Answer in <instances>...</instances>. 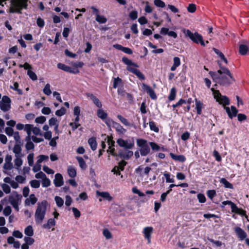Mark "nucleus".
<instances>
[{
  "instance_id": "nucleus-33",
  "label": "nucleus",
  "mask_w": 249,
  "mask_h": 249,
  "mask_svg": "<svg viewBox=\"0 0 249 249\" xmlns=\"http://www.w3.org/2000/svg\"><path fill=\"white\" fill-rule=\"evenodd\" d=\"M248 47L244 44H241L239 46V52L242 55H246L248 51Z\"/></svg>"
},
{
  "instance_id": "nucleus-27",
  "label": "nucleus",
  "mask_w": 249,
  "mask_h": 249,
  "mask_svg": "<svg viewBox=\"0 0 249 249\" xmlns=\"http://www.w3.org/2000/svg\"><path fill=\"white\" fill-rule=\"evenodd\" d=\"M88 143L92 150H95L97 148V142L95 138H90L88 140Z\"/></svg>"
},
{
  "instance_id": "nucleus-4",
  "label": "nucleus",
  "mask_w": 249,
  "mask_h": 249,
  "mask_svg": "<svg viewBox=\"0 0 249 249\" xmlns=\"http://www.w3.org/2000/svg\"><path fill=\"white\" fill-rule=\"evenodd\" d=\"M183 33L195 43L197 44L200 43L201 46H205V44L203 40L202 36L198 33L196 32L193 34L189 30H184Z\"/></svg>"
},
{
  "instance_id": "nucleus-26",
  "label": "nucleus",
  "mask_w": 249,
  "mask_h": 249,
  "mask_svg": "<svg viewBox=\"0 0 249 249\" xmlns=\"http://www.w3.org/2000/svg\"><path fill=\"white\" fill-rule=\"evenodd\" d=\"M150 151V149L148 146V145H147L144 147H142L140 148V152L141 153V155L142 156H145L147 155H148Z\"/></svg>"
},
{
  "instance_id": "nucleus-12",
  "label": "nucleus",
  "mask_w": 249,
  "mask_h": 249,
  "mask_svg": "<svg viewBox=\"0 0 249 249\" xmlns=\"http://www.w3.org/2000/svg\"><path fill=\"white\" fill-rule=\"evenodd\" d=\"M21 198V195L18 194L16 192H13L9 197V201L11 205L18 203Z\"/></svg>"
},
{
  "instance_id": "nucleus-1",
  "label": "nucleus",
  "mask_w": 249,
  "mask_h": 249,
  "mask_svg": "<svg viewBox=\"0 0 249 249\" xmlns=\"http://www.w3.org/2000/svg\"><path fill=\"white\" fill-rule=\"evenodd\" d=\"M209 74L213 82L223 86H228L235 81L229 70L225 67H220L216 72L210 71Z\"/></svg>"
},
{
  "instance_id": "nucleus-41",
  "label": "nucleus",
  "mask_w": 249,
  "mask_h": 249,
  "mask_svg": "<svg viewBox=\"0 0 249 249\" xmlns=\"http://www.w3.org/2000/svg\"><path fill=\"white\" fill-rule=\"evenodd\" d=\"M95 19L100 24L105 23L107 21V18L104 16L100 15L96 17Z\"/></svg>"
},
{
  "instance_id": "nucleus-15",
  "label": "nucleus",
  "mask_w": 249,
  "mask_h": 249,
  "mask_svg": "<svg viewBox=\"0 0 249 249\" xmlns=\"http://www.w3.org/2000/svg\"><path fill=\"white\" fill-rule=\"evenodd\" d=\"M133 155V152L132 151L126 150L121 151L119 152L118 156L122 159L127 160L129 159Z\"/></svg>"
},
{
  "instance_id": "nucleus-54",
  "label": "nucleus",
  "mask_w": 249,
  "mask_h": 249,
  "mask_svg": "<svg viewBox=\"0 0 249 249\" xmlns=\"http://www.w3.org/2000/svg\"><path fill=\"white\" fill-rule=\"evenodd\" d=\"M122 82V79L119 77L114 78L113 80V87L116 89L118 86Z\"/></svg>"
},
{
  "instance_id": "nucleus-53",
  "label": "nucleus",
  "mask_w": 249,
  "mask_h": 249,
  "mask_svg": "<svg viewBox=\"0 0 249 249\" xmlns=\"http://www.w3.org/2000/svg\"><path fill=\"white\" fill-rule=\"evenodd\" d=\"M66 113V109L62 107L60 109L55 111V115L57 116H62Z\"/></svg>"
},
{
  "instance_id": "nucleus-3",
  "label": "nucleus",
  "mask_w": 249,
  "mask_h": 249,
  "mask_svg": "<svg viewBox=\"0 0 249 249\" xmlns=\"http://www.w3.org/2000/svg\"><path fill=\"white\" fill-rule=\"evenodd\" d=\"M28 0H11L9 12L10 13L21 14L23 9H26L28 7Z\"/></svg>"
},
{
  "instance_id": "nucleus-11",
  "label": "nucleus",
  "mask_w": 249,
  "mask_h": 249,
  "mask_svg": "<svg viewBox=\"0 0 249 249\" xmlns=\"http://www.w3.org/2000/svg\"><path fill=\"white\" fill-rule=\"evenodd\" d=\"M57 67L58 69L60 70H62L71 73L76 74L79 72V70L77 69H72L71 67L61 63H58L57 65Z\"/></svg>"
},
{
  "instance_id": "nucleus-43",
  "label": "nucleus",
  "mask_w": 249,
  "mask_h": 249,
  "mask_svg": "<svg viewBox=\"0 0 249 249\" xmlns=\"http://www.w3.org/2000/svg\"><path fill=\"white\" fill-rule=\"evenodd\" d=\"M137 144L141 148L148 145L147 141L142 139H138L137 140Z\"/></svg>"
},
{
  "instance_id": "nucleus-44",
  "label": "nucleus",
  "mask_w": 249,
  "mask_h": 249,
  "mask_svg": "<svg viewBox=\"0 0 249 249\" xmlns=\"http://www.w3.org/2000/svg\"><path fill=\"white\" fill-rule=\"evenodd\" d=\"M176 96V90L175 88H173L171 89L170 94L168 97V99L170 101H173L175 99Z\"/></svg>"
},
{
  "instance_id": "nucleus-20",
  "label": "nucleus",
  "mask_w": 249,
  "mask_h": 249,
  "mask_svg": "<svg viewBox=\"0 0 249 249\" xmlns=\"http://www.w3.org/2000/svg\"><path fill=\"white\" fill-rule=\"evenodd\" d=\"M170 156L175 161H178L179 162H183L186 160V158L184 156L182 155H175L172 153H170Z\"/></svg>"
},
{
  "instance_id": "nucleus-36",
  "label": "nucleus",
  "mask_w": 249,
  "mask_h": 249,
  "mask_svg": "<svg viewBox=\"0 0 249 249\" xmlns=\"http://www.w3.org/2000/svg\"><path fill=\"white\" fill-rule=\"evenodd\" d=\"M122 61L127 66H133L134 67H138V65L135 63H133L131 60L129 59L127 57H124L122 58Z\"/></svg>"
},
{
  "instance_id": "nucleus-47",
  "label": "nucleus",
  "mask_w": 249,
  "mask_h": 249,
  "mask_svg": "<svg viewBox=\"0 0 249 249\" xmlns=\"http://www.w3.org/2000/svg\"><path fill=\"white\" fill-rule=\"evenodd\" d=\"M51 184V181L50 180L47 178L46 177L43 178L42 180V186L43 187H47L49 186Z\"/></svg>"
},
{
  "instance_id": "nucleus-28",
  "label": "nucleus",
  "mask_w": 249,
  "mask_h": 249,
  "mask_svg": "<svg viewBox=\"0 0 249 249\" xmlns=\"http://www.w3.org/2000/svg\"><path fill=\"white\" fill-rule=\"evenodd\" d=\"M97 115L99 118L104 120L107 119V114L103 109H99L97 111Z\"/></svg>"
},
{
  "instance_id": "nucleus-2",
  "label": "nucleus",
  "mask_w": 249,
  "mask_h": 249,
  "mask_svg": "<svg viewBox=\"0 0 249 249\" xmlns=\"http://www.w3.org/2000/svg\"><path fill=\"white\" fill-rule=\"evenodd\" d=\"M47 202L45 200L38 202L35 213V220L36 224H40L43 221L46 213Z\"/></svg>"
},
{
  "instance_id": "nucleus-30",
  "label": "nucleus",
  "mask_w": 249,
  "mask_h": 249,
  "mask_svg": "<svg viewBox=\"0 0 249 249\" xmlns=\"http://www.w3.org/2000/svg\"><path fill=\"white\" fill-rule=\"evenodd\" d=\"M76 158L78 162L80 167L83 170L86 169L87 165L84 159L81 157H77Z\"/></svg>"
},
{
  "instance_id": "nucleus-40",
  "label": "nucleus",
  "mask_w": 249,
  "mask_h": 249,
  "mask_svg": "<svg viewBox=\"0 0 249 249\" xmlns=\"http://www.w3.org/2000/svg\"><path fill=\"white\" fill-rule=\"evenodd\" d=\"M149 127L151 130L155 132H158L159 131V128L157 126L155 123L154 121L149 122Z\"/></svg>"
},
{
  "instance_id": "nucleus-21",
  "label": "nucleus",
  "mask_w": 249,
  "mask_h": 249,
  "mask_svg": "<svg viewBox=\"0 0 249 249\" xmlns=\"http://www.w3.org/2000/svg\"><path fill=\"white\" fill-rule=\"evenodd\" d=\"M21 150V147L19 144H15L13 149V152L15 154V157H22Z\"/></svg>"
},
{
  "instance_id": "nucleus-62",
  "label": "nucleus",
  "mask_w": 249,
  "mask_h": 249,
  "mask_svg": "<svg viewBox=\"0 0 249 249\" xmlns=\"http://www.w3.org/2000/svg\"><path fill=\"white\" fill-rule=\"evenodd\" d=\"M155 5L159 7H164L165 6V3L161 0H154Z\"/></svg>"
},
{
  "instance_id": "nucleus-49",
  "label": "nucleus",
  "mask_w": 249,
  "mask_h": 249,
  "mask_svg": "<svg viewBox=\"0 0 249 249\" xmlns=\"http://www.w3.org/2000/svg\"><path fill=\"white\" fill-rule=\"evenodd\" d=\"M1 188L3 192L6 194L10 193L11 189L10 186L7 184L4 183L1 185Z\"/></svg>"
},
{
  "instance_id": "nucleus-59",
  "label": "nucleus",
  "mask_w": 249,
  "mask_h": 249,
  "mask_svg": "<svg viewBox=\"0 0 249 249\" xmlns=\"http://www.w3.org/2000/svg\"><path fill=\"white\" fill-rule=\"evenodd\" d=\"M5 132L8 136H12L14 133L13 129L10 127H6Z\"/></svg>"
},
{
  "instance_id": "nucleus-6",
  "label": "nucleus",
  "mask_w": 249,
  "mask_h": 249,
  "mask_svg": "<svg viewBox=\"0 0 249 249\" xmlns=\"http://www.w3.org/2000/svg\"><path fill=\"white\" fill-rule=\"evenodd\" d=\"M24 130L26 132L28 139H31V132H32L35 135L42 136L40 129L34 126L33 124H26L25 125Z\"/></svg>"
},
{
  "instance_id": "nucleus-55",
  "label": "nucleus",
  "mask_w": 249,
  "mask_h": 249,
  "mask_svg": "<svg viewBox=\"0 0 249 249\" xmlns=\"http://www.w3.org/2000/svg\"><path fill=\"white\" fill-rule=\"evenodd\" d=\"M3 167L5 170H11L13 168V164L12 162H5Z\"/></svg>"
},
{
  "instance_id": "nucleus-17",
  "label": "nucleus",
  "mask_w": 249,
  "mask_h": 249,
  "mask_svg": "<svg viewBox=\"0 0 249 249\" xmlns=\"http://www.w3.org/2000/svg\"><path fill=\"white\" fill-rule=\"evenodd\" d=\"M225 109L231 119L236 116L238 112L237 109L234 106H231V109L229 107H225Z\"/></svg>"
},
{
  "instance_id": "nucleus-29",
  "label": "nucleus",
  "mask_w": 249,
  "mask_h": 249,
  "mask_svg": "<svg viewBox=\"0 0 249 249\" xmlns=\"http://www.w3.org/2000/svg\"><path fill=\"white\" fill-rule=\"evenodd\" d=\"M69 176L71 178H74L76 175V171L74 167L69 166L67 169Z\"/></svg>"
},
{
  "instance_id": "nucleus-48",
  "label": "nucleus",
  "mask_w": 249,
  "mask_h": 249,
  "mask_svg": "<svg viewBox=\"0 0 249 249\" xmlns=\"http://www.w3.org/2000/svg\"><path fill=\"white\" fill-rule=\"evenodd\" d=\"M30 183L31 187L34 188H38L40 186V182L37 180H32Z\"/></svg>"
},
{
  "instance_id": "nucleus-39",
  "label": "nucleus",
  "mask_w": 249,
  "mask_h": 249,
  "mask_svg": "<svg viewBox=\"0 0 249 249\" xmlns=\"http://www.w3.org/2000/svg\"><path fill=\"white\" fill-rule=\"evenodd\" d=\"M51 86L49 84H47L45 85L44 89H43V93L49 96L52 93V91L50 89Z\"/></svg>"
},
{
  "instance_id": "nucleus-14",
  "label": "nucleus",
  "mask_w": 249,
  "mask_h": 249,
  "mask_svg": "<svg viewBox=\"0 0 249 249\" xmlns=\"http://www.w3.org/2000/svg\"><path fill=\"white\" fill-rule=\"evenodd\" d=\"M63 178L61 174L57 173L55 175L53 183L56 187H60L63 184Z\"/></svg>"
},
{
  "instance_id": "nucleus-32",
  "label": "nucleus",
  "mask_w": 249,
  "mask_h": 249,
  "mask_svg": "<svg viewBox=\"0 0 249 249\" xmlns=\"http://www.w3.org/2000/svg\"><path fill=\"white\" fill-rule=\"evenodd\" d=\"M213 51L214 52V53L219 56V57L223 60V61L226 63H228V61L227 59L225 58L224 55L222 53H221L219 50L213 48Z\"/></svg>"
},
{
  "instance_id": "nucleus-38",
  "label": "nucleus",
  "mask_w": 249,
  "mask_h": 249,
  "mask_svg": "<svg viewBox=\"0 0 249 249\" xmlns=\"http://www.w3.org/2000/svg\"><path fill=\"white\" fill-rule=\"evenodd\" d=\"M117 117L120 121L124 125L128 126V125H130V123L128 121V120L123 117L122 115H118Z\"/></svg>"
},
{
  "instance_id": "nucleus-61",
  "label": "nucleus",
  "mask_w": 249,
  "mask_h": 249,
  "mask_svg": "<svg viewBox=\"0 0 249 249\" xmlns=\"http://www.w3.org/2000/svg\"><path fill=\"white\" fill-rule=\"evenodd\" d=\"M187 10L189 12L193 13H194L196 10V6L194 4H190L188 7Z\"/></svg>"
},
{
  "instance_id": "nucleus-8",
  "label": "nucleus",
  "mask_w": 249,
  "mask_h": 249,
  "mask_svg": "<svg viewBox=\"0 0 249 249\" xmlns=\"http://www.w3.org/2000/svg\"><path fill=\"white\" fill-rule=\"evenodd\" d=\"M11 100L7 96H3L0 101V108L4 112L9 110L11 107Z\"/></svg>"
},
{
  "instance_id": "nucleus-60",
  "label": "nucleus",
  "mask_w": 249,
  "mask_h": 249,
  "mask_svg": "<svg viewBox=\"0 0 249 249\" xmlns=\"http://www.w3.org/2000/svg\"><path fill=\"white\" fill-rule=\"evenodd\" d=\"M30 237L31 236L25 237L24 238V241H25V243L27 244L28 245H31L34 242V239L32 238H31Z\"/></svg>"
},
{
  "instance_id": "nucleus-37",
  "label": "nucleus",
  "mask_w": 249,
  "mask_h": 249,
  "mask_svg": "<svg viewBox=\"0 0 249 249\" xmlns=\"http://www.w3.org/2000/svg\"><path fill=\"white\" fill-rule=\"evenodd\" d=\"M24 233L28 236H32L34 234V231L31 226H27L24 230Z\"/></svg>"
},
{
  "instance_id": "nucleus-46",
  "label": "nucleus",
  "mask_w": 249,
  "mask_h": 249,
  "mask_svg": "<svg viewBox=\"0 0 249 249\" xmlns=\"http://www.w3.org/2000/svg\"><path fill=\"white\" fill-rule=\"evenodd\" d=\"M34 153H30L27 156V160L29 165L32 166L34 163Z\"/></svg>"
},
{
  "instance_id": "nucleus-22",
  "label": "nucleus",
  "mask_w": 249,
  "mask_h": 249,
  "mask_svg": "<svg viewBox=\"0 0 249 249\" xmlns=\"http://www.w3.org/2000/svg\"><path fill=\"white\" fill-rule=\"evenodd\" d=\"M56 222L53 218H50L48 220L47 222L42 225V227L46 229H50L52 227L55 225Z\"/></svg>"
},
{
  "instance_id": "nucleus-57",
  "label": "nucleus",
  "mask_w": 249,
  "mask_h": 249,
  "mask_svg": "<svg viewBox=\"0 0 249 249\" xmlns=\"http://www.w3.org/2000/svg\"><path fill=\"white\" fill-rule=\"evenodd\" d=\"M149 144L153 150L159 151L160 150V147L155 142H150Z\"/></svg>"
},
{
  "instance_id": "nucleus-64",
  "label": "nucleus",
  "mask_w": 249,
  "mask_h": 249,
  "mask_svg": "<svg viewBox=\"0 0 249 249\" xmlns=\"http://www.w3.org/2000/svg\"><path fill=\"white\" fill-rule=\"evenodd\" d=\"M46 121V118L44 116H41L37 117L36 120L35 122L36 123L38 124H43Z\"/></svg>"
},
{
  "instance_id": "nucleus-34",
  "label": "nucleus",
  "mask_w": 249,
  "mask_h": 249,
  "mask_svg": "<svg viewBox=\"0 0 249 249\" xmlns=\"http://www.w3.org/2000/svg\"><path fill=\"white\" fill-rule=\"evenodd\" d=\"M220 183L224 185V187L227 188L232 189L233 186L230 183L229 181H228L226 178H221L220 180Z\"/></svg>"
},
{
  "instance_id": "nucleus-42",
  "label": "nucleus",
  "mask_w": 249,
  "mask_h": 249,
  "mask_svg": "<svg viewBox=\"0 0 249 249\" xmlns=\"http://www.w3.org/2000/svg\"><path fill=\"white\" fill-rule=\"evenodd\" d=\"M54 200L58 207H61L64 204L63 199L60 196H56Z\"/></svg>"
},
{
  "instance_id": "nucleus-63",
  "label": "nucleus",
  "mask_w": 249,
  "mask_h": 249,
  "mask_svg": "<svg viewBox=\"0 0 249 249\" xmlns=\"http://www.w3.org/2000/svg\"><path fill=\"white\" fill-rule=\"evenodd\" d=\"M197 199L200 203H205L206 202V197L205 196L201 193H199L197 196Z\"/></svg>"
},
{
  "instance_id": "nucleus-45",
  "label": "nucleus",
  "mask_w": 249,
  "mask_h": 249,
  "mask_svg": "<svg viewBox=\"0 0 249 249\" xmlns=\"http://www.w3.org/2000/svg\"><path fill=\"white\" fill-rule=\"evenodd\" d=\"M164 177L166 178V182L167 183H173L175 181V180L173 178H171V175L169 173H164L163 174Z\"/></svg>"
},
{
  "instance_id": "nucleus-51",
  "label": "nucleus",
  "mask_w": 249,
  "mask_h": 249,
  "mask_svg": "<svg viewBox=\"0 0 249 249\" xmlns=\"http://www.w3.org/2000/svg\"><path fill=\"white\" fill-rule=\"evenodd\" d=\"M129 17L132 19V20H135L138 18V12L137 11L134 10L130 12L129 14Z\"/></svg>"
},
{
  "instance_id": "nucleus-31",
  "label": "nucleus",
  "mask_w": 249,
  "mask_h": 249,
  "mask_svg": "<svg viewBox=\"0 0 249 249\" xmlns=\"http://www.w3.org/2000/svg\"><path fill=\"white\" fill-rule=\"evenodd\" d=\"M31 139H28V136L26 137V138L25 139V141L27 142L25 144V147H26V149L28 150H32L34 148V144L33 143V142H32L31 141Z\"/></svg>"
},
{
  "instance_id": "nucleus-58",
  "label": "nucleus",
  "mask_w": 249,
  "mask_h": 249,
  "mask_svg": "<svg viewBox=\"0 0 249 249\" xmlns=\"http://www.w3.org/2000/svg\"><path fill=\"white\" fill-rule=\"evenodd\" d=\"M127 162L124 160H122L118 163V165L117 166L118 169L121 171L124 170V166L126 165Z\"/></svg>"
},
{
  "instance_id": "nucleus-56",
  "label": "nucleus",
  "mask_w": 249,
  "mask_h": 249,
  "mask_svg": "<svg viewBox=\"0 0 249 249\" xmlns=\"http://www.w3.org/2000/svg\"><path fill=\"white\" fill-rule=\"evenodd\" d=\"M27 74L30 77V78L33 80L35 81L37 79V76L36 74L31 70H28L27 72Z\"/></svg>"
},
{
  "instance_id": "nucleus-19",
  "label": "nucleus",
  "mask_w": 249,
  "mask_h": 249,
  "mask_svg": "<svg viewBox=\"0 0 249 249\" xmlns=\"http://www.w3.org/2000/svg\"><path fill=\"white\" fill-rule=\"evenodd\" d=\"M96 195L97 196H100L108 201H110L112 199V197L110 196L109 193L107 192H100L97 191Z\"/></svg>"
},
{
  "instance_id": "nucleus-24",
  "label": "nucleus",
  "mask_w": 249,
  "mask_h": 249,
  "mask_svg": "<svg viewBox=\"0 0 249 249\" xmlns=\"http://www.w3.org/2000/svg\"><path fill=\"white\" fill-rule=\"evenodd\" d=\"M233 207L234 208L231 209V212L232 213H237L241 216L246 215V212L241 209L238 208L235 204H234Z\"/></svg>"
},
{
  "instance_id": "nucleus-35",
  "label": "nucleus",
  "mask_w": 249,
  "mask_h": 249,
  "mask_svg": "<svg viewBox=\"0 0 249 249\" xmlns=\"http://www.w3.org/2000/svg\"><path fill=\"white\" fill-rule=\"evenodd\" d=\"M202 108V103L196 99V109L197 113L198 115L201 114V110Z\"/></svg>"
},
{
  "instance_id": "nucleus-25",
  "label": "nucleus",
  "mask_w": 249,
  "mask_h": 249,
  "mask_svg": "<svg viewBox=\"0 0 249 249\" xmlns=\"http://www.w3.org/2000/svg\"><path fill=\"white\" fill-rule=\"evenodd\" d=\"M16 158L14 160L15 166L17 170H19L20 166L22 165L23 161L21 158L22 157H15Z\"/></svg>"
},
{
  "instance_id": "nucleus-52",
  "label": "nucleus",
  "mask_w": 249,
  "mask_h": 249,
  "mask_svg": "<svg viewBox=\"0 0 249 249\" xmlns=\"http://www.w3.org/2000/svg\"><path fill=\"white\" fill-rule=\"evenodd\" d=\"M12 212L11 208L10 206H8L4 208L3 211V214L7 216L10 215Z\"/></svg>"
},
{
  "instance_id": "nucleus-7",
  "label": "nucleus",
  "mask_w": 249,
  "mask_h": 249,
  "mask_svg": "<svg viewBox=\"0 0 249 249\" xmlns=\"http://www.w3.org/2000/svg\"><path fill=\"white\" fill-rule=\"evenodd\" d=\"M117 143L120 147L125 149H131L134 146V142L131 140H124L120 138L117 140Z\"/></svg>"
},
{
  "instance_id": "nucleus-23",
  "label": "nucleus",
  "mask_w": 249,
  "mask_h": 249,
  "mask_svg": "<svg viewBox=\"0 0 249 249\" xmlns=\"http://www.w3.org/2000/svg\"><path fill=\"white\" fill-rule=\"evenodd\" d=\"M113 127L116 129V131L121 134H124L126 130L119 123L115 122Z\"/></svg>"
},
{
  "instance_id": "nucleus-9",
  "label": "nucleus",
  "mask_w": 249,
  "mask_h": 249,
  "mask_svg": "<svg viewBox=\"0 0 249 249\" xmlns=\"http://www.w3.org/2000/svg\"><path fill=\"white\" fill-rule=\"evenodd\" d=\"M153 228L152 227H144L142 230V233L145 239L147 240L148 244H150L151 243V234L153 232Z\"/></svg>"
},
{
  "instance_id": "nucleus-50",
  "label": "nucleus",
  "mask_w": 249,
  "mask_h": 249,
  "mask_svg": "<svg viewBox=\"0 0 249 249\" xmlns=\"http://www.w3.org/2000/svg\"><path fill=\"white\" fill-rule=\"evenodd\" d=\"M103 234L107 239H109L112 238L111 233L107 229H104L103 231Z\"/></svg>"
},
{
  "instance_id": "nucleus-18",
  "label": "nucleus",
  "mask_w": 249,
  "mask_h": 249,
  "mask_svg": "<svg viewBox=\"0 0 249 249\" xmlns=\"http://www.w3.org/2000/svg\"><path fill=\"white\" fill-rule=\"evenodd\" d=\"M113 47L114 48H115L116 49L122 51L124 53L128 54H131L133 53L132 51L130 48H127V47H123V46H122L120 44H114L113 45Z\"/></svg>"
},
{
  "instance_id": "nucleus-16",
  "label": "nucleus",
  "mask_w": 249,
  "mask_h": 249,
  "mask_svg": "<svg viewBox=\"0 0 249 249\" xmlns=\"http://www.w3.org/2000/svg\"><path fill=\"white\" fill-rule=\"evenodd\" d=\"M234 231L238 237L241 241L245 239L247 237V234L246 232L240 227L235 228Z\"/></svg>"
},
{
  "instance_id": "nucleus-5",
  "label": "nucleus",
  "mask_w": 249,
  "mask_h": 249,
  "mask_svg": "<svg viewBox=\"0 0 249 249\" xmlns=\"http://www.w3.org/2000/svg\"><path fill=\"white\" fill-rule=\"evenodd\" d=\"M211 90L213 91L214 99L219 104L224 106L229 105L230 101L229 99L226 96L222 95L219 90H215L213 88H212Z\"/></svg>"
},
{
  "instance_id": "nucleus-10",
  "label": "nucleus",
  "mask_w": 249,
  "mask_h": 249,
  "mask_svg": "<svg viewBox=\"0 0 249 249\" xmlns=\"http://www.w3.org/2000/svg\"><path fill=\"white\" fill-rule=\"evenodd\" d=\"M141 86L142 90L148 94L152 99L155 100L157 99V96L154 91L149 86L142 83Z\"/></svg>"
},
{
  "instance_id": "nucleus-13",
  "label": "nucleus",
  "mask_w": 249,
  "mask_h": 249,
  "mask_svg": "<svg viewBox=\"0 0 249 249\" xmlns=\"http://www.w3.org/2000/svg\"><path fill=\"white\" fill-rule=\"evenodd\" d=\"M37 201V198L35 196L34 194H32L25 199L24 204L25 206L34 205L36 203Z\"/></svg>"
}]
</instances>
